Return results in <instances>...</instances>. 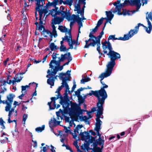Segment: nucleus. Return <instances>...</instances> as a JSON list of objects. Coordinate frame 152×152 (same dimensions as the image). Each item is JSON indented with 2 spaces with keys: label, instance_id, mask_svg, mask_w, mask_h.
<instances>
[{
  "label": "nucleus",
  "instance_id": "dca6fc26",
  "mask_svg": "<svg viewBox=\"0 0 152 152\" xmlns=\"http://www.w3.org/2000/svg\"><path fill=\"white\" fill-rule=\"evenodd\" d=\"M112 71L111 70H108L107 69L105 72L102 73L99 76V78H101L100 82L103 85L104 84H105L104 82L102 81L104 78L107 77L110 75Z\"/></svg>",
  "mask_w": 152,
  "mask_h": 152
},
{
  "label": "nucleus",
  "instance_id": "4468645a",
  "mask_svg": "<svg viewBox=\"0 0 152 152\" xmlns=\"http://www.w3.org/2000/svg\"><path fill=\"white\" fill-rule=\"evenodd\" d=\"M103 86L102 87L100 90H98L100 94V96L104 102L105 99L107 98V95L106 91L105 90V88H107L108 86L105 84H103Z\"/></svg>",
  "mask_w": 152,
  "mask_h": 152
},
{
  "label": "nucleus",
  "instance_id": "09e8293b",
  "mask_svg": "<svg viewBox=\"0 0 152 152\" xmlns=\"http://www.w3.org/2000/svg\"><path fill=\"white\" fill-rule=\"evenodd\" d=\"M117 40V38H115V35H110L108 38V40Z\"/></svg>",
  "mask_w": 152,
  "mask_h": 152
},
{
  "label": "nucleus",
  "instance_id": "338daca9",
  "mask_svg": "<svg viewBox=\"0 0 152 152\" xmlns=\"http://www.w3.org/2000/svg\"><path fill=\"white\" fill-rule=\"evenodd\" d=\"M87 112V114L88 116V118L90 119L92 118V116L91 115V111H86Z\"/></svg>",
  "mask_w": 152,
  "mask_h": 152
},
{
  "label": "nucleus",
  "instance_id": "1a4fd4ad",
  "mask_svg": "<svg viewBox=\"0 0 152 152\" xmlns=\"http://www.w3.org/2000/svg\"><path fill=\"white\" fill-rule=\"evenodd\" d=\"M139 25H142L141 24L139 23L138 25L136 26L135 29L131 30L126 34H124L123 37H120L117 38V40L125 41L129 40L134 35L137 34L139 30Z\"/></svg>",
  "mask_w": 152,
  "mask_h": 152
},
{
  "label": "nucleus",
  "instance_id": "a19ab883",
  "mask_svg": "<svg viewBox=\"0 0 152 152\" xmlns=\"http://www.w3.org/2000/svg\"><path fill=\"white\" fill-rule=\"evenodd\" d=\"M91 79L89 77H87L84 79H82L80 80V83L82 84H84L85 82L90 81Z\"/></svg>",
  "mask_w": 152,
  "mask_h": 152
},
{
  "label": "nucleus",
  "instance_id": "bb28decb",
  "mask_svg": "<svg viewBox=\"0 0 152 152\" xmlns=\"http://www.w3.org/2000/svg\"><path fill=\"white\" fill-rule=\"evenodd\" d=\"M2 103L3 104H6L7 105L5 107V110L6 112H8L9 109H10L11 107L10 105L9 104L7 100H6L2 101Z\"/></svg>",
  "mask_w": 152,
  "mask_h": 152
},
{
  "label": "nucleus",
  "instance_id": "412c9836",
  "mask_svg": "<svg viewBox=\"0 0 152 152\" xmlns=\"http://www.w3.org/2000/svg\"><path fill=\"white\" fill-rule=\"evenodd\" d=\"M64 18L62 16L61 17L55 16L54 17V18L52 20L53 23L52 25L60 24L63 20Z\"/></svg>",
  "mask_w": 152,
  "mask_h": 152
},
{
  "label": "nucleus",
  "instance_id": "3c124183",
  "mask_svg": "<svg viewBox=\"0 0 152 152\" xmlns=\"http://www.w3.org/2000/svg\"><path fill=\"white\" fill-rule=\"evenodd\" d=\"M49 147L48 145H46L45 146L42 147V149L41 150V151H42L43 152H46Z\"/></svg>",
  "mask_w": 152,
  "mask_h": 152
},
{
  "label": "nucleus",
  "instance_id": "0eeeda50",
  "mask_svg": "<svg viewBox=\"0 0 152 152\" xmlns=\"http://www.w3.org/2000/svg\"><path fill=\"white\" fill-rule=\"evenodd\" d=\"M96 121L94 130L96 132L97 135L99 136V138L96 139V141L98 145H103V144H104V141L103 138L101 137V134L99 133V131L101 129V125L102 122L99 120V117H96Z\"/></svg>",
  "mask_w": 152,
  "mask_h": 152
},
{
  "label": "nucleus",
  "instance_id": "f257e3e1",
  "mask_svg": "<svg viewBox=\"0 0 152 152\" xmlns=\"http://www.w3.org/2000/svg\"><path fill=\"white\" fill-rule=\"evenodd\" d=\"M70 70H68L66 73L62 72L59 74V77L60 79L62 81L61 83L62 85L58 87L55 92L56 93H57V95H56L57 97H51V102L48 103V104L49 106L51 109H54L55 108V100L61 98L62 96L60 93V91L62 88H65L64 90L65 94L67 95L70 93V91H69V88L67 83V81L70 80Z\"/></svg>",
  "mask_w": 152,
  "mask_h": 152
},
{
  "label": "nucleus",
  "instance_id": "9d476101",
  "mask_svg": "<svg viewBox=\"0 0 152 152\" xmlns=\"http://www.w3.org/2000/svg\"><path fill=\"white\" fill-rule=\"evenodd\" d=\"M70 58H72L70 52H68L64 54H61V57L58 58V60L56 61V60H51L49 64L50 67L53 68L54 67V65H52V63H56L58 65H60V62L64 61V60L67 59L68 60Z\"/></svg>",
  "mask_w": 152,
  "mask_h": 152
},
{
  "label": "nucleus",
  "instance_id": "58836bf2",
  "mask_svg": "<svg viewBox=\"0 0 152 152\" xmlns=\"http://www.w3.org/2000/svg\"><path fill=\"white\" fill-rule=\"evenodd\" d=\"M8 111H9V114L8 115V120L9 121H10L11 116L12 114L13 113L15 112V111H14V108H11L10 110V109H9V110Z\"/></svg>",
  "mask_w": 152,
  "mask_h": 152
},
{
  "label": "nucleus",
  "instance_id": "13d9d810",
  "mask_svg": "<svg viewBox=\"0 0 152 152\" xmlns=\"http://www.w3.org/2000/svg\"><path fill=\"white\" fill-rule=\"evenodd\" d=\"M65 8L64 7L62 6H61L60 8V10L58 11H61V12H68L67 11H63Z\"/></svg>",
  "mask_w": 152,
  "mask_h": 152
},
{
  "label": "nucleus",
  "instance_id": "052dcab7",
  "mask_svg": "<svg viewBox=\"0 0 152 152\" xmlns=\"http://www.w3.org/2000/svg\"><path fill=\"white\" fill-rule=\"evenodd\" d=\"M51 148L50 150L52 152H56L55 151L56 148H55L52 145H50Z\"/></svg>",
  "mask_w": 152,
  "mask_h": 152
},
{
  "label": "nucleus",
  "instance_id": "f704fd0d",
  "mask_svg": "<svg viewBox=\"0 0 152 152\" xmlns=\"http://www.w3.org/2000/svg\"><path fill=\"white\" fill-rule=\"evenodd\" d=\"M81 148L83 150H86L88 151L89 150H91L89 145L87 143H84L83 145L81 146Z\"/></svg>",
  "mask_w": 152,
  "mask_h": 152
},
{
  "label": "nucleus",
  "instance_id": "680f3d73",
  "mask_svg": "<svg viewBox=\"0 0 152 152\" xmlns=\"http://www.w3.org/2000/svg\"><path fill=\"white\" fill-rule=\"evenodd\" d=\"M72 60V58H70L68 60V61L67 62H66V63L64 64L63 66H64L66 65H67L69 64V63Z\"/></svg>",
  "mask_w": 152,
  "mask_h": 152
},
{
  "label": "nucleus",
  "instance_id": "b1692460",
  "mask_svg": "<svg viewBox=\"0 0 152 152\" xmlns=\"http://www.w3.org/2000/svg\"><path fill=\"white\" fill-rule=\"evenodd\" d=\"M23 77L21 76L20 74H17L13 78L14 80H12V84L14 85L16 82L18 83L22 80Z\"/></svg>",
  "mask_w": 152,
  "mask_h": 152
},
{
  "label": "nucleus",
  "instance_id": "f03ea898",
  "mask_svg": "<svg viewBox=\"0 0 152 152\" xmlns=\"http://www.w3.org/2000/svg\"><path fill=\"white\" fill-rule=\"evenodd\" d=\"M102 47L104 50V53H107L109 57L110 58V60L106 65V69L112 71L113 68L115 64V61L120 58V54L113 50L111 44L110 42L105 41L102 42Z\"/></svg>",
  "mask_w": 152,
  "mask_h": 152
},
{
  "label": "nucleus",
  "instance_id": "6e6d98bb",
  "mask_svg": "<svg viewBox=\"0 0 152 152\" xmlns=\"http://www.w3.org/2000/svg\"><path fill=\"white\" fill-rule=\"evenodd\" d=\"M78 25L79 26H78V34L77 35V38H78L79 34L81 33V32L80 31V28L83 26V23H81L80 24H78Z\"/></svg>",
  "mask_w": 152,
  "mask_h": 152
},
{
  "label": "nucleus",
  "instance_id": "c85d7f7f",
  "mask_svg": "<svg viewBox=\"0 0 152 152\" xmlns=\"http://www.w3.org/2000/svg\"><path fill=\"white\" fill-rule=\"evenodd\" d=\"M67 34H69V32H66L65 34V36L64 37H62V40L60 42L61 45H64L63 44L64 41H66L67 42V39H68V35Z\"/></svg>",
  "mask_w": 152,
  "mask_h": 152
},
{
  "label": "nucleus",
  "instance_id": "f8f14e48",
  "mask_svg": "<svg viewBox=\"0 0 152 152\" xmlns=\"http://www.w3.org/2000/svg\"><path fill=\"white\" fill-rule=\"evenodd\" d=\"M52 28V31L51 32L49 31L48 30L44 29L43 31V34L45 37H47L49 36L51 38L50 41L52 40L53 36L54 37H56L57 36V31L56 30V27L54 25L52 24L51 25Z\"/></svg>",
  "mask_w": 152,
  "mask_h": 152
},
{
  "label": "nucleus",
  "instance_id": "774afa93",
  "mask_svg": "<svg viewBox=\"0 0 152 152\" xmlns=\"http://www.w3.org/2000/svg\"><path fill=\"white\" fill-rule=\"evenodd\" d=\"M60 113L59 112H58V111L56 112V115H57V117H58V118L60 117V118H61V119L62 120V119L63 118L62 116H60Z\"/></svg>",
  "mask_w": 152,
  "mask_h": 152
},
{
  "label": "nucleus",
  "instance_id": "6ab92c4d",
  "mask_svg": "<svg viewBox=\"0 0 152 152\" xmlns=\"http://www.w3.org/2000/svg\"><path fill=\"white\" fill-rule=\"evenodd\" d=\"M68 39H67L68 44L70 46L69 49H72L73 48V45L75 44L76 41L73 40L72 39L71 32H69Z\"/></svg>",
  "mask_w": 152,
  "mask_h": 152
},
{
  "label": "nucleus",
  "instance_id": "2eb2a0df",
  "mask_svg": "<svg viewBox=\"0 0 152 152\" xmlns=\"http://www.w3.org/2000/svg\"><path fill=\"white\" fill-rule=\"evenodd\" d=\"M60 103L62 105L64 110L65 112L67 113L69 110V107L70 105L69 101L66 99H62L60 102Z\"/></svg>",
  "mask_w": 152,
  "mask_h": 152
},
{
  "label": "nucleus",
  "instance_id": "69168bd1",
  "mask_svg": "<svg viewBox=\"0 0 152 152\" xmlns=\"http://www.w3.org/2000/svg\"><path fill=\"white\" fill-rule=\"evenodd\" d=\"M76 84H74L73 85L72 88V90L71 91H70V92L72 93L73 92L75 89V88H76Z\"/></svg>",
  "mask_w": 152,
  "mask_h": 152
},
{
  "label": "nucleus",
  "instance_id": "c756f323",
  "mask_svg": "<svg viewBox=\"0 0 152 152\" xmlns=\"http://www.w3.org/2000/svg\"><path fill=\"white\" fill-rule=\"evenodd\" d=\"M61 32L63 33H65V34L67 32H68V31L67 29L66 28L65 26L64 27L63 26H59L58 28ZM69 32H70V31H69Z\"/></svg>",
  "mask_w": 152,
  "mask_h": 152
},
{
  "label": "nucleus",
  "instance_id": "e2e57ef3",
  "mask_svg": "<svg viewBox=\"0 0 152 152\" xmlns=\"http://www.w3.org/2000/svg\"><path fill=\"white\" fill-rule=\"evenodd\" d=\"M82 119L83 120L85 121V122H87V121L88 120L89 118L86 116H84L82 117Z\"/></svg>",
  "mask_w": 152,
  "mask_h": 152
},
{
  "label": "nucleus",
  "instance_id": "37998d69",
  "mask_svg": "<svg viewBox=\"0 0 152 152\" xmlns=\"http://www.w3.org/2000/svg\"><path fill=\"white\" fill-rule=\"evenodd\" d=\"M19 134V132L17 129H15L14 131L12 132V134L14 137L18 136Z\"/></svg>",
  "mask_w": 152,
  "mask_h": 152
},
{
  "label": "nucleus",
  "instance_id": "a878e982",
  "mask_svg": "<svg viewBox=\"0 0 152 152\" xmlns=\"http://www.w3.org/2000/svg\"><path fill=\"white\" fill-rule=\"evenodd\" d=\"M15 95L12 94H10L7 96V100L11 107L12 104L13 102V98L15 97Z\"/></svg>",
  "mask_w": 152,
  "mask_h": 152
},
{
  "label": "nucleus",
  "instance_id": "423d86ee",
  "mask_svg": "<svg viewBox=\"0 0 152 152\" xmlns=\"http://www.w3.org/2000/svg\"><path fill=\"white\" fill-rule=\"evenodd\" d=\"M71 107L69 109V113L70 115L78 117L80 115L82 114L83 112L85 111L83 109H81L80 105L76 103L70 102Z\"/></svg>",
  "mask_w": 152,
  "mask_h": 152
},
{
  "label": "nucleus",
  "instance_id": "7ed1b4c3",
  "mask_svg": "<svg viewBox=\"0 0 152 152\" xmlns=\"http://www.w3.org/2000/svg\"><path fill=\"white\" fill-rule=\"evenodd\" d=\"M135 5L137 8L136 10L133 11V13H134L137 11H138L141 5V3H140V0H125L124 3L120 4V5H118L115 7V10L113 11V12H118V14L119 15H129V11L127 12H121V10L122 7L127 5Z\"/></svg>",
  "mask_w": 152,
  "mask_h": 152
},
{
  "label": "nucleus",
  "instance_id": "cd10ccee",
  "mask_svg": "<svg viewBox=\"0 0 152 152\" xmlns=\"http://www.w3.org/2000/svg\"><path fill=\"white\" fill-rule=\"evenodd\" d=\"M106 15L107 16V19H110L111 20L114 17V15L112 13L111 11H106Z\"/></svg>",
  "mask_w": 152,
  "mask_h": 152
},
{
  "label": "nucleus",
  "instance_id": "2f4dec72",
  "mask_svg": "<svg viewBox=\"0 0 152 152\" xmlns=\"http://www.w3.org/2000/svg\"><path fill=\"white\" fill-rule=\"evenodd\" d=\"M50 48L52 51L59 49V48L55 45L54 43H52L50 45Z\"/></svg>",
  "mask_w": 152,
  "mask_h": 152
},
{
  "label": "nucleus",
  "instance_id": "603ef678",
  "mask_svg": "<svg viewBox=\"0 0 152 152\" xmlns=\"http://www.w3.org/2000/svg\"><path fill=\"white\" fill-rule=\"evenodd\" d=\"M8 140V138L5 137V139H2V138L0 142L1 143L3 144L4 143L7 142V141Z\"/></svg>",
  "mask_w": 152,
  "mask_h": 152
},
{
  "label": "nucleus",
  "instance_id": "5fc2aeb1",
  "mask_svg": "<svg viewBox=\"0 0 152 152\" xmlns=\"http://www.w3.org/2000/svg\"><path fill=\"white\" fill-rule=\"evenodd\" d=\"M64 131L66 133H68L70 132V127H68L67 128L66 127L64 126Z\"/></svg>",
  "mask_w": 152,
  "mask_h": 152
},
{
  "label": "nucleus",
  "instance_id": "4be33fe9",
  "mask_svg": "<svg viewBox=\"0 0 152 152\" xmlns=\"http://www.w3.org/2000/svg\"><path fill=\"white\" fill-rule=\"evenodd\" d=\"M92 139L89 140V142L91 143V149L92 151H93L96 148H97V145H98L96 141H95L96 137H91Z\"/></svg>",
  "mask_w": 152,
  "mask_h": 152
},
{
  "label": "nucleus",
  "instance_id": "393cba45",
  "mask_svg": "<svg viewBox=\"0 0 152 152\" xmlns=\"http://www.w3.org/2000/svg\"><path fill=\"white\" fill-rule=\"evenodd\" d=\"M79 134L82 140H88L89 138V134L88 132H81Z\"/></svg>",
  "mask_w": 152,
  "mask_h": 152
},
{
  "label": "nucleus",
  "instance_id": "c03bdc74",
  "mask_svg": "<svg viewBox=\"0 0 152 152\" xmlns=\"http://www.w3.org/2000/svg\"><path fill=\"white\" fill-rule=\"evenodd\" d=\"M59 48L60 51L61 52H64L66 50V48L64 45H61Z\"/></svg>",
  "mask_w": 152,
  "mask_h": 152
},
{
  "label": "nucleus",
  "instance_id": "72a5a7b5",
  "mask_svg": "<svg viewBox=\"0 0 152 152\" xmlns=\"http://www.w3.org/2000/svg\"><path fill=\"white\" fill-rule=\"evenodd\" d=\"M75 8L74 10V11H77L78 14H80V6L79 4H77L75 5Z\"/></svg>",
  "mask_w": 152,
  "mask_h": 152
},
{
  "label": "nucleus",
  "instance_id": "864d4df0",
  "mask_svg": "<svg viewBox=\"0 0 152 152\" xmlns=\"http://www.w3.org/2000/svg\"><path fill=\"white\" fill-rule=\"evenodd\" d=\"M73 137V138L75 139H77L78 138L77 133V132H74V133H71Z\"/></svg>",
  "mask_w": 152,
  "mask_h": 152
},
{
  "label": "nucleus",
  "instance_id": "aec40b11",
  "mask_svg": "<svg viewBox=\"0 0 152 152\" xmlns=\"http://www.w3.org/2000/svg\"><path fill=\"white\" fill-rule=\"evenodd\" d=\"M34 0H28L29 1H33ZM37 1L36 5L37 6L36 9V11H39L40 8L42 7L43 4H45L44 0H35Z\"/></svg>",
  "mask_w": 152,
  "mask_h": 152
},
{
  "label": "nucleus",
  "instance_id": "bf43d9fd",
  "mask_svg": "<svg viewBox=\"0 0 152 152\" xmlns=\"http://www.w3.org/2000/svg\"><path fill=\"white\" fill-rule=\"evenodd\" d=\"M60 138H61V142L64 143V141L65 140L66 138L64 136H62V135H61L60 136Z\"/></svg>",
  "mask_w": 152,
  "mask_h": 152
},
{
  "label": "nucleus",
  "instance_id": "79ce46f5",
  "mask_svg": "<svg viewBox=\"0 0 152 152\" xmlns=\"http://www.w3.org/2000/svg\"><path fill=\"white\" fill-rule=\"evenodd\" d=\"M5 123L2 118H0V125L1 126V128L2 129H5V127L4 125V124Z\"/></svg>",
  "mask_w": 152,
  "mask_h": 152
},
{
  "label": "nucleus",
  "instance_id": "f3484780",
  "mask_svg": "<svg viewBox=\"0 0 152 152\" xmlns=\"http://www.w3.org/2000/svg\"><path fill=\"white\" fill-rule=\"evenodd\" d=\"M58 8H56L55 9H53L50 10V13L52 16L55 17L56 16V15H61L64 18V12H65L58 11Z\"/></svg>",
  "mask_w": 152,
  "mask_h": 152
},
{
  "label": "nucleus",
  "instance_id": "4d7b16f0",
  "mask_svg": "<svg viewBox=\"0 0 152 152\" xmlns=\"http://www.w3.org/2000/svg\"><path fill=\"white\" fill-rule=\"evenodd\" d=\"M6 36V35L4 34V35L3 36H2L0 38V40L2 42V43H3V44L4 45V40L5 39V37Z\"/></svg>",
  "mask_w": 152,
  "mask_h": 152
},
{
  "label": "nucleus",
  "instance_id": "c9c22d12",
  "mask_svg": "<svg viewBox=\"0 0 152 152\" xmlns=\"http://www.w3.org/2000/svg\"><path fill=\"white\" fill-rule=\"evenodd\" d=\"M29 87V85H27L25 86H21L22 88V93H24V94H26V89H28Z\"/></svg>",
  "mask_w": 152,
  "mask_h": 152
},
{
  "label": "nucleus",
  "instance_id": "5701e85b",
  "mask_svg": "<svg viewBox=\"0 0 152 152\" xmlns=\"http://www.w3.org/2000/svg\"><path fill=\"white\" fill-rule=\"evenodd\" d=\"M60 122V121H57L56 119L54 118H51V121L49 122L50 127V128H52L55 126L57 125H59Z\"/></svg>",
  "mask_w": 152,
  "mask_h": 152
},
{
  "label": "nucleus",
  "instance_id": "4c0bfd02",
  "mask_svg": "<svg viewBox=\"0 0 152 152\" xmlns=\"http://www.w3.org/2000/svg\"><path fill=\"white\" fill-rule=\"evenodd\" d=\"M45 127V125H43L41 127H39L37 128L35 130L37 132H41L44 129Z\"/></svg>",
  "mask_w": 152,
  "mask_h": 152
},
{
  "label": "nucleus",
  "instance_id": "ddd939ff",
  "mask_svg": "<svg viewBox=\"0 0 152 152\" xmlns=\"http://www.w3.org/2000/svg\"><path fill=\"white\" fill-rule=\"evenodd\" d=\"M146 14V15L148 14V15L146 16V18L148 23V27L144 26L142 24H141L142 25H139V26H143L144 27V28L146 31L148 33L150 34L152 30V25L151 23L149 20V19L152 21V12H151L148 14V12H147Z\"/></svg>",
  "mask_w": 152,
  "mask_h": 152
},
{
  "label": "nucleus",
  "instance_id": "473e14b6",
  "mask_svg": "<svg viewBox=\"0 0 152 152\" xmlns=\"http://www.w3.org/2000/svg\"><path fill=\"white\" fill-rule=\"evenodd\" d=\"M77 98L78 100V104L80 105L81 104L83 103L85 101V98L83 97L81 95L77 97Z\"/></svg>",
  "mask_w": 152,
  "mask_h": 152
},
{
  "label": "nucleus",
  "instance_id": "8fccbe9b",
  "mask_svg": "<svg viewBox=\"0 0 152 152\" xmlns=\"http://www.w3.org/2000/svg\"><path fill=\"white\" fill-rule=\"evenodd\" d=\"M93 151L94 152H102L101 149L100 147H97L95 148Z\"/></svg>",
  "mask_w": 152,
  "mask_h": 152
},
{
  "label": "nucleus",
  "instance_id": "20e7f679",
  "mask_svg": "<svg viewBox=\"0 0 152 152\" xmlns=\"http://www.w3.org/2000/svg\"><path fill=\"white\" fill-rule=\"evenodd\" d=\"M55 64L57 65V66L55 67L53 70L51 72L48 69L47 71V73L48 75H46V77L48 78L47 80V83L49 85H50L51 86H53L54 85L55 80L56 79L57 76H56V75L57 72L59 71H61L63 68V66H60V65H58L56 63H52V64Z\"/></svg>",
  "mask_w": 152,
  "mask_h": 152
},
{
  "label": "nucleus",
  "instance_id": "e433bc0d",
  "mask_svg": "<svg viewBox=\"0 0 152 152\" xmlns=\"http://www.w3.org/2000/svg\"><path fill=\"white\" fill-rule=\"evenodd\" d=\"M85 7V6H84L82 8L81 10L80 9V15L81 17H82V20H85L86 19L84 18V8Z\"/></svg>",
  "mask_w": 152,
  "mask_h": 152
},
{
  "label": "nucleus",
  "instance_id": "9b49d317",
  "mask_svg": "<svg viewBox=\"0 0 152 152\" xmlns=\"http://www.w3.org/2000/svg\"><path fill=\"white\" fill-rule=\"evenodd\" d=\"M64 18H65L68 21L73 20L74 22H76L77 24H80L82 23V17L80 18L79 15H75L73 14L72 16H71L70 13L69 12H64Z\"/></svg>",
  "mask_w": 152,
  "mask_h": 152
},
{
  "label": "nucleus",
  "instance_id": "6e6552de",
  "mask_svg": "<svg viewBox=\"0 0 152 152\" xmlns=\"http://www.w3.org/2000/svg\"><path fill=\"white\" fill-rule=\"evenodd\" d=\"M98 27L96 26L95 28L92 30L89 34L90 38L88 40H86L85 41L86 45L84 46V48H89L90 46H91L93 47L95 46V41L96 40V37L94 36L93 34L98 29Z\"/></svg>",
  "mask_w": 152,
  "mask_h": 152
},
{
  "label": "nucleus",
  "instance_id": "a18cd8bd",
  "mask_svg": "<svg viewBox=\"0 0 152 152\" xmlns=\"http://www.w3.org/2000/svg\"><path fill=\"white\" fill-rule=\"evenodd\" d=\"M58 3V0H54L52 2V5L54 7H56V6Z\"/></svg>",
  "mask_w": 152,
  "mask_h": 152
},
{
  "label": "nucleus",
  "instance_id": "39448f33",
  "mask_svg": "<svg viewBox=\"0 0 152 152\" xmlns=\"http://www.w3.org/2000/svg\"><path fill=\"white\" fill-rule=\"evenodd\" d=\"M88 95L90 96L93 95L97 98L98 102L97 103V110L96 116V117H99L102 114V111L103 110V105L104 102L102 99L98 90L95 91L91 90V92L88 93Z\"/></svg>",
  "mask_w": 152,
  "mask_h": 152
},
{
  "label": "nucleus",
  "instance_id": "ea45409f",
  "mask_svg": "<svg viewBox=\"0 0 152 152\" xmlns=\"http://www.w3.org/2000/svg\"><path fill=\"white\" fill-rule=\"evenodd\" d=\"M83 89L82 88H81L77 90L75 92V95L77 96L78 97L81 95L80 94V91H83Z\"/></svg>",
  "mask_w": 152,
  "mask_h": 152
},
{
  "label": "nucleus",
  "instance_id": "0e129e2a",
  "mask_svg": "<svg viewBox=\"0 0 152 152\" xmlns=\"http://www.w3.org/2000/svg\"><path fill=\"white\" fill-rule=\"evenodd\" d=\"M38 27V30L40 31H41L43 28L44 29L43 25H39Z\"/></svg>",
  "mask_w": 152,
  "mask_h": 152
},
{
  "label": "nucleus",
  "instance_id": "49530a36",
  "mask_svg": "<svg viewBox=\"0 0 152 152\" xmlns=\"http://www.w3.org/2000/svg\"><path fill=\"white\" fill-rule=\"evenodd\" d=\"M103 18H102L100 19H99L98 21L97 25L96 26L98 28L102 24L103 21Z\"/></svg>",
  "mask_w": 152,
  "mask_h": 152
},
{
  "label": "nucleus",
  "instance_id": "a211bd4d",
  "mask_svg": "<svg viewBox=\"0 0 152 152\" xmlns=\"http://www.w3.org/2000/svg\"><path fill=\"white\" fill-rule=\"evenodd\" d=\"M104 32L103 31H102L100 33L99 35L96 37V40L95 41V46L96 45L97 46V50H99L100 48V39L102 38V35L104 34Z\"/></svg>",
  "mask_w": 152,
  "mask_h": 152
},
{
  "label": "nucleus",
  "instance_id": "7c9ffc66",
  "mask_svg": "<svg viewBox=\"0 0 152 152\" xmlns=\"http://www.w3.org/2000/svg\"><path fill=\"white\" fill-rule=\"evenodd\" d=\"M83 127V126L82 125H77L74 130V132H77L78 134H79L80 133V132L82 131L81 129Z\"/></svg>",
  "mask_w": 152,
  "mask_h": 152
},
{
  "label": "nucleus",
  "instance_id": "de8ad7c7",
  "mask_svg": "<svg viewBox=\"0 0 152 152\" xmlns=\"http://www.w3.org/2000/svg\"><path fill=\"white\" fill-rule=\"evenodd\" d=\"M28 115L27 114H24L23 115V124H25V122L26 120L28 118Z\"/></svg>",
  "mask_w": 152,
  "mask_h": 152
}]
</instances>
